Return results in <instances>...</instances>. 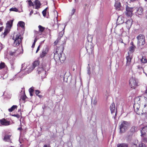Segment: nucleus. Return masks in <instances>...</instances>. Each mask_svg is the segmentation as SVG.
<instances>
[{"instance_id":"obj_29","label":"nucleus","mask_w":147,"mask_h":147,"mask_svg":"<svg viewBox=\"0 0 147 147\" xmlns=\"http://www.w3.org/2000/svg\"><path fill=\"white\" fill-rule=\"evenodd\" d=\"M18 24L22 28H24L25 25L24 22L22 21H20L19 22Z\"/></svg>"},{"instance_id":"obj_62","label":"nucleus","mask_w":147,"mask_h":147,"mask_svg":"<svg viewBox=\"0 0 147 147\" xmlns=\"http://www.w3.org/2000/svg\"><path fill=\"white\" fill-rule=\"evenodd\" d=\"M131 1H135L136 0H130Z\"/></svg>"},{"instance_id":"obj_23","label":"nucleus","mask_w":147,"mask_h":147,"mask_svg":"<svg viewBox=\"0 0 147 147\" xmlns=\"http://www.w3.org/2000/svg\"><path fill=\"white\" fill-rule=\"evenodd\" d=\"M117 147H128V144L125 143L119 144L117 145Z\"/></svg>"},{"instance_id":"obj_11","label":"nucleus","mask_w":147,"mask_h":147,"mask_svg":"<svg viewBox=\"0 0 147 147\" xmlns=\"http://www.w3.org/2000/svg\"><path fill=\"white\" fill-rule=\"evenodd\" d=\"M0 123L3 126H8L10 124V122L5 118L0 119Z\"/></svg>"},{"instance_id":"obj_9","label":"nucleus","mask_w":147,"mask_h":147,"mask_svg":"<svg viewBox=\"0 0 147 147\" xmlns=\"http://www.w3.org/2000/svg\"><path fill=\"white\" fill-rule=\"evenodd\" d=\"M129 84L131 88H134L137 86V83L135 79L131 78L130 79L129 81Z\"/></svg>"},{"instance_id":"obj_56","label":"nucleus","mask_w":147,"mask_h":147,"mask_svg":"<svg viewBox=\"0 0 147 147\" xmlns=\"http://www.w3.org/2000/svg\"><path fill=\"white\" fill-rule=\"evenodd\" d=\"M18 112H20V115H21V116H22V113H21V109H19L18 110Z\"/></svg>"},{"instance_id":"obj_46","label":"nucleus","mask_w":147,"mask_h":147,"mask_svg":"<svg viewBox=\"0 0 147 147\" xmlns=\"http://www.w3.org/2000/svg\"><path fill=\"white\" fill-rule=\"evenodd\" d=\"M87 73L89 75H90L91 74L90 68V67L87 70Z\"/></svg>"},{"instance_id":"obj_34","label":"nucleus","mask_w":147,"mask_h":147,"mask_svg":"<svg viewBox=\"0 0 147 147\" xmlns=\"http://www.w3.org/2000/svg\"><path fill=\"white\" fill-rule=\"evenodd\" d=\"M10 11H14L16 12H18V9L16 7H12L9 9Z\"/></svg>"},{"instance_id":"obj_5","label":"nucleus","mask_w":147,"mask_h":147,"mask_svg":"<svg viewBox=\"0 0 147 147\" xmlns=\"http://www.w3.org/2000/svg\"><path fill=\"white\" fill-rule=\"evenodd\" d=\"M137 38L138 40L137 45L139 46L144 45L145 43V37L144 35L140 34L137 36Z\"/></svg>"},{"instance_id":"obj_30","label":"nucleus","mask_w":147,"mask_h":147,"mask_svg":"<svg viewBox=\"0 0 147 147\" xmlns=\"http://www.w3.org/2000/svg\"><path fill=\"white\" fill-rule=\"evenodd\" d=\"M141 62L143 63H145L147 62V60L146 57H142V59L141 60Z\"/></svg>"},{"instance_id":"obj_32","label":"nucleus","mask_w":147,"mask_h":147,"mask_svg":"<svg viewBox=\"0 0 147 147\" xmlns=\"http://www.w3.org/2000/svg\"><path fill=\"white\" fill-rule=\"evenodd\" d=\"M28 4L29 6L31 7L33 6V7L34 6V4L32 2V1L31 0H28Z\"/></svg>"},{"instance_id":"obj_36","label":"nucleus","mask_w":147,"mask_h":147,"mask_svg":"<svg viewBox=\"0 0 147 147\" xmlns=\"http://www.w3.org/2000/svg\"><path fill=\"white\" fill-rule=\"evenodd\" d=\"M136 47L131 46L129 48V51L131 52H133L134 51V48Z\"/></svg>"},{"instance_id":"obj_53","label":"nucleus","mask_w":147,"mask_h":147,"mask_svg":"<svg viewBox=\"0 0 147 147\" xmlns=\"http://www.w3.org/2000/svg\"><path fill=\"white\" fill-rule=\"evenodd\" d=\"M33 13V11L32 10L30 13V15L31 16Z\"/></svg>"},{"instance_id":"obj_15","label":"nucleus","mask_w":147,"mask_h":147,"mask_svg":"<svg viewBox=\"0 0 147 147\" xmlns=\"http://www.w3.org/2000/svg\"><path fill=\"white\" fill-rule=\"evenodd\" d=\"M126 59L127 61L126 65V66H129L130 64L132 57L128 54V56L126 57Z\"/></svg>"},{"instance_id":"obj_37","label":"nucleus","mask_w":147,"mask_h":147,"mask_svg":"<svg viewBox=\"0 0 147 147\" xmlns=\"http://www.w3.org/2000/svg\"><path fill=\"white\" fill-rule=\"evenodd\" d=\"M20 127H19L18 128V130H19L20 132H21L23 130V129L22 128V126L23 125H22L21 123H20Z\"/></svg>"},{"instance_id":"obj_45","label":"nucleus","mask_w":147,"mask_h":147,"mask_svg":"<svg viewBox=\"0 0 147 147\" xmlns=\"http://www.w3.org/2000/svg\"><path fill=\"white\" fill-rule=\"evenodd\" d=\"M64 31H63V32L62 31L60 32L59 33V36L61 37L62 36H63V34L64 33Z\"/></svg>"},{"instance_id":"obj_3","label":"nucleus","mask_w":147,"mask_h":147,"mask_svg":"<svg viewBox=\"0 0 147 147\" xmlns=\"http://www.w3.org/2000/svg\"><path fill=\"white\" fill-rule=\"evenodd\" d=\"M129 123L126 121H122L119 125L120 132L122 133L125 132L128 129Z\"/></svg>"},{"instance_id":"obj_1","label":"nucleus","mask_w":147,"mask_h":147,"mask_svg":"<svg viewBox=\"0 0 147 147\" xmlns=\"http://www.w3.org/2000/svg\"><path fill=\"white\" fill-rule=\"evenodd\" d=\"M63 49L62 47H57L54 53V58L56 61H60L61 63H63L66 59L65 56L63 53Z\"/></svg>"},{"instance_id":"obj_49","label":"nucleus","mask_w":147,"mask_h":147,"mask_svg":"<svg viewBox=\"0 0 147 147\" xmlns=\"http://www.w3.org/2000/svg\"><path fill=\"white\" fill-rule=\"evenodd\" d=\"M35 42H33V44L32 45V48H34V47H35Z\"/></svg>"},{"instance_id":"obj_52","label":"nucleus","mask_w":147,"mask_h":147,"mask_svg":"<svg viewBox=\"0 0 147 147\" xmlns=\"http://www.w3.org/2000/svg\"><path fill=\"white\" fill-rule=\"evenodd\" d=\"M131 46H133V47H135V46L134 45V44L133 42H131Z\"/></svg>"},{"instance_id":"obj_38","label":"nucleus","mask_w":147,"mask_h":147,"mask_svg":"<svg viewBox=\"0 0 147 147\" xmlns=\"http://www.w3.org/2000/svg\"><path fill=\"white\" fill-rule=\"evenodd\" d=\"M11 115L12 116L16 117L18 119L20 117V116H21V115H20L18 114H16L12 115Z\"/></svg>"},{"instance_id":"obj_60","label":"nucleus","mask_w":147,"mask_h":147,"mask_svg":"<svg viewBox=\"0 0 147 147\" xmlns=\"http://www.w3.org/2000/svg\"><path fill=\"white\" fill-rule=\"evenodd\" d=\"M84 5H85V6H87V4H84Z\"/></svg>"},{"instance_id":"obj_54","label":"nucleus","mask_w":147,"mask_h":147,"mask_svg":"<svg viewBox=\"0 0 147 147\" xmlns=\"http://www.w3.org/2000/svg\"><path fill=\"white\" fill-rule=\"evenodd\" d=\"M44 147H50V146L49 145L45 144L44 145Z\"/></svg>"},{"instance_id":"obj_2","label":"nucleus","mask_w":147,"mask_h":147,"mask_svg":"<svg viewBox=\"0 0 147 147\" xmlns=\"http://www.w3.org/2000/svg\"><path fill=\"white\" fill-rule=\"evenodd\" d=\"M23 38L22 37L20 33L16 34H14L12 39L14 40L13 45L14 47L19 46L22 42V40Z\"/></svg>"},{"instance_id":"obj_8","label":"nucleus","mask_w":147,"mask_h":147,"mask_svg":"<svg viewBox=\"0 0 147 147\" xmlns=\"http://www.w3.org/2000/svg\"><path fill=\"white\" fill-rule=\"evenodd\" d=\"M49 50V49L47 47L44 48L40 54V57L41 58H43L45 57L47 54Z\"/></svg>"},{"instance_id":"obj_28","label":"nucleus","mask_w":147,"mask_h":147,"mask_svg":"<svg viewBox=\"0 0 147 147\" xmlns=\"http://www.w3.org/2000/svg\"><path fill=\"white\" fill-rule=\"evenodd\" d=\"M38 27L39 29V31L41 33L44 31L45 29V27H43L40 25L38 26Z\"/></svg>"},{"instance_id":"obj_33","label":"nucleus","mask_w":147,"mask_h":147,"mask_svg":"<svg viewBox=\"0 0 147 147\" xmlns=\"http://www.w3.org/2000/svg\"><path fill=\"white\" fill-rule=\"evenodd\" d=\"M48 8V7L46 8L44 10H43L42 12V14L43 15V16L44 17H45L46 16V13H47V9Z\"/></svg>"},{"instance_id":"obj_25","label":"nucleus","mask_w":147,"mask_h":147,"mask_svg":"<svg viewBox=\"0 0 147 147\" xmlns=\"http://www.w3.org/2000/svg\"><path fill=\"white\" fill-rule=\"evenodd\" d=\"M10 29L6 28L4 32L3 33V34L4 35V37L7 35L8 33H9L10 31Z\"/></svg>"},{"instance_id":"obj_27","label":"nucleus","mask_w":147,"mask_h":147,"mask_svg":"<svg viewBox=\"0 0 147 147\" xmlns=\"http://www.w3.org/2000/svg\"><path fill=\"white\" fill-rule=\"evenodd\" d=\"M34 91V88L32 87L29 89V91L30 93V95L31 96H32L33 95V93Z\"/></svg>"},{"instance_id":"obj_44","label":"nucleus","mask_w":147,"mask_h":147,"mask_svg":"<svg viewBox=\"0 0 147 147\" xmlns=\"http://www.w3.org/2000/svg\"><path fill=\"white\" fill-rule=\"evenodd\" d=\"M26 98L27 97L25 95L23 96L22 97V99L23 100H25Z\"/></svg>"},{"instance_id":"obj_35","label":"nucleus","mask_w":147,"mask_h":147,"mask_svg":"<svg viewBox=\"0 0 147 147\" xmlns=\"http://www.w3.org/2000/svg\"><path fill=\"white\" fill-rule=\"evenodd\" d=\"M16 50H14L13 51H11L9 52V54L10 55L12 56L16 52Z\"/></svg>"},{"instance_id":"obj_12","label":"nucleus","mask_w":147,"mask_h":147,"mask_svg":"<svg viewBox=\"0 0 147 147\" xmlns=\"http://www.w3.org/2000/svg\"><path fill=\"white\" fill-rule=\"evenodd\" d=\"M132 24V20L131 19L128 20L125 22V26L126 28L129 30L131 28Z\"/></svg>"},{"instance_id":"obj_59","label":"nucleus","mask_w":147,"mask_h":147,"mask_svg":"<svg viewBox=\"0 0 147 147\" xmlns=\"http://www.w3.org/2000/svg\"><path fill=\"white\" fill-rule=\"evenodd\" d=\"M145 93H147V89L146 90Z\"/></svg>"},{"instance_id":"obj_7","label":"nucleus","mask_w":147,"mask_h":147,"mask_svg":"<svg viewBox=\"0 0 147 147\" xmlns=\"http://www.w3.org/2000/svg\"><path fill=\"white\" fill-rule=\"evenodd\" d=\"M134 10L133 7H130L127 6L126 7L125 14L127 16L131 17L132 16Z\"/></svg>"},{"instance_id":"obj_10","label":"nucleus","mask_w":147,"mask_h":147,"mask_svg":"<svg viewBox=\"0 0 147 147\" xmlns=\"http://www.w3.org/2000/svg\"><path fill=\"white\" fill-rule=\"evenodd\" d=\"M141 96H139L135 98L134 100V109H136V105H139L140 104V100Z\"/></svg>"},{"instance_id":"obj_57","label":"nucleus","mask_w":147,"mask_h":147,"mask_svg":"<svg viewBox=\"0 0 147 147\" xmlns=\"http://www.w3.org/2000/svg\"><path fill=\"white\" fill-rule=\"evenodd\" d=\"M35 34H36L37 35V34H38V33H39V32L37 31H35Z\"/></svg>"},{"instance_id":"obj_6","label":"nucleus","mask_w":147,"mask_h":147,"mask_svg":"<svg viewBox=\"0 0 147 147\" xmlns=\"http://www.w3.org/2000/svg\"><path fill=\"white\" fill-rule=\"evenodd\" d=\"M45 69V65L44 66L43 65L41 67H39L38 68L37 71L38 74L41 76L42 78H44L46 76V71L44 70Z\"/></svg>"},{"instance_id":"obj_42","label":"nucleus","mask_w":147,"mask_h":147,"mask_svg":"<svg viewBox=\"0 0 147 147\" xmlns=\"http://www.w3.org/2000/svg\"><path fill=\"white\" fill-rule=\"evenodd\" d=\"M139 147H146L145 144L143 143H142L141 144H140V146Z\"/></svg>"},{"instance_id":"obj_14","label":"nucleus","mask_w":147,"mask_h":147,"mask_svg":"<svg viewBox=\"0 0 147 147\" xmlns=\"http://www.w3.org/2000/svg\"><path fill=\"white\" fill-rule=\"evenodd\" d=\"M144 13L143 8L141 7H139L137 9L136 14L140 16H141Z\"/></svg>"},{"instance_id":"obj_26","label":"nucleus","mask_w":147,"mask_h":147,"mask_svg":"<svg viewBox=\"0 0 147 147\" xmlns=\"http://www.w3.org/2000/svg\"><path fill=\"white\" fill-rule=\"evenodd\" d=\"M40 92L38 90H35V93L36 96H38L40 98H41L42 97V96L39 94Z\"/></svg>"},{"instance_id":"obj_64","label":"nucleus","mask_w":147,"mask_h":147,"mask_svg":"<svg viewBox=\"0 0 147 147\" xmlns=\"http://www.w3.org/2000/svg\"><path fill=\"white\" fill-rule=\"evenodd\" d=\"M24 65V64H22V68H23V65Z\"/></svg>"},{"instance_id":"obj_47","label":"nucleus","mask_w":147,"mask_h":147,"mask_svg":"<svg viewBox=\"0 0 147 147\" xmlns=\"http://www.w3.org/2000/svg\"><path fill=\"white\" fill-rule=\"evenodd\" d=\"M3 48V45L2 44L0 43V51Z\"/></svg>"},{"instance_id":"obj_61","label":"nucleus","mask_w":147,"mask_h":147,"mask_svg":"<svg viewBox=\"0 0 147 147\" xmlns=\"http://www.w3.org/2000/svg\"><path fill=\"white\" fill-rule=\"evenodd\" d=\"M0 24L2 25V23L0 21Z\"/></svg>"},{"instance_id":"obj_13","label":"nucleus","mask_w":147,"mask_h":147,"mask_svg":"<svg viewBox=\"0 0 147 147\" xmlns=\"http://www.w3.org/2000/svg\"><path fill=\"white\" fill-rule=\"evenodd\" d=\"M34 5L35 6V8L38 9L40 8L41 4L40 2L38 0H35L34 2Z\"/></svg>"},{"instance_id":"obj_43","label":"nucleus","mask_w":147,"mask_h":147,"mask_svg":"<svg viewBox=\"0 0 147 147\" xmlns=\"http://www.w3.org/2000/svg\"><path fill=\"white\" fill-rule=\"evenodd\" d=\"M32 65H30V67L29 68V69H28V72H30L31 71H32L33 69H32Z\"/></svg>"},{"instance_id":"obj_24","label":"nucleus","mask_w":147,"mask_h":147,"mask_svg":"<svg viewBox=\"0 0 147 147\" xmlns=\"http://www.w3.org/2000/svg\"><path fill=\"white\" fill-rule=\"evenodd\" d=\"M147 129V127H143L142 129L141 130V132L142 134V135L143 136L145 135L146 134L145 131H146V129Z\"/></svg>"},{"instance_id":"obj_40","label":"nucleus","mask_w":147,"mask_h":147,"mask_svg":"<svg viewBox=\"0 0 147 147\" xmlns=\"http://www.w3.org/2000/svg\"><path fill=\"white\" fill-rule=\"evenodd\" d=\"M87 39L88 42H91L92 41V37L90 36H88L87 37Z\"/></svg>"},{"instance_id":"obj_18","label":"nucleus","mask_w":147,"mask_h":147,"mask_svg":"<svg viewBox=\"0 0 147 147\" xmlns=\"http://www.w3.org/2000/svg\"><path fill=\"white\" fill-rule=\"evenodd\" d=\"M115 7L116 9L118 10H120V8L121 7V3L119 1H117L115 3Z\"/></svg>"},{"instance_id":"obj_31","label":"nucleus","mask_w":147,"mask_h":147,"mask_svg":"<svg viewBox=\"0 0 147 147\" xmlns=\"http://www.w3.org/2000/svg\"><path fill=\"white\" fill-rule=\"evenodd\" d=\"M5 66L6 65L4 63L1 62L0 63V69L4 68L5 67Z\"/></svg>"},{"instance_id":"obj_19","label":"nucleus","mask_w":147,"mask_h":147,"mask_svg":"<svg viewBox=\"0 0 147 147\" xmlns=\"http://www.w3.org/2000/svg\"><path fill=\"white\" fill-rule=\"evenodd\" d=\"M117 22L119 24H122L124 22V18L121 16H119L118 18Z\"/></svg>"},{"instance_id":"obj_21","label":"nucleus","mask_w":147,"mask_h":147,"mask_svg":"<svg viewBox=\"0 0 147 147\" xmlns=\"http://www.w3.org/2000/svg\"><path fill=\"white\" fill-rule=\"evenodd\" d=\"M11 136V135H5L3 138V140L5 142L8 141L10 140V137Z\"/></svg>"},{"instance_id":"obj_58","label":"nucleus","mask_w":147,"mask_h":147,"mask_svg":"<svg viewBox=\"0 0 147 147\" xmlns=\"http://www.w3.org/2000/svg\"><path fill=\"white\" fill-rule=\"evenodd\" d=\"M138 109H139V112H141V111H142V110H140V109H139V108L138 109Z\"/></svg>"},{"instance_id":"obj_51","label":"nucleus","mask_w":147,"mask_h":147,"mask_svg":"<svg viewBox=\"0 0 147 147\" xmlns=\"http://www.w3.org/2000/svg\"><path fill=\"white\" fill-rule=\"evenodd\" d=\"M3 28V26L1 27H0V32L2 31Z\"/></svg>"},{"instance_id":"obj_22","label":"nucleus","mask_w":147,"mask_h":147,"mask_svg":"<svg viewBox=\"0 0 147 147\" xmlns=\"http://www.w3.org/2000/svg\"><path fill=\"white\" fill-rule=\"evenodd\" d=\"M18 108V106L16 105H13L9 109L8 111L9 112H11L14 111L15 109H17Z\"/></svg>"},{"instance_id":"obj_41","label":"nucleus","mask_w":147,"mask_h":147,"mask_svg":"<svg viewBox=\"0 0 147 147\" xmlns=\"http://www.w3.org/2000/svg\"><path fill=\"white\" fill-rule=\"evenodd\" d=\"M59 40L58 39L56 40L54 43V45H57L59 43Z\"/></svg>"},{"instance_id":"obj_16","label":"nucleus","mask_w":147,"mask_h":147,"mask_svg":"<svg viewBox=\"0 0 147 147\" xmlns=\"http://www.w3.org/2000/svg\"><path fill=\"white\" fill-rule=\"evenodd\" d=\"M40 61L38 60H36L34 61L32 63V70L34 69L37 66H38L40 63Z\"/></svg>"},{"instance_id":"obj_17","label":"nucleus","mask_w":147,"mask_h":147,"mask_svg":"<svg viewBox=\"0 0 147 147\" xmlns=\"http://www.w3.org/2000/svg\"><path fill=\"white\" fill-rule=\"evenodd\" d=\"M13 20H10L6 23V28L10 29L12 26Z\"/></svg>"},{"instance_id":"obj_55","label":"nucleus","mask_w":147,"mask_h":147,"mask_svg":"<svg viewBox=\"0 0 147 147\" xmlns=\"http://www.w3.org/2000/svg\"><path fill=\"white\" fill-rule=\"evenodd\" d=\"M119 42H121V43H123V40L121 38H120V40H119Z\"/></svg>"},{"instance_id":"obj_50","label":"nucleus","mask_w":147,"mask_h":147,"mask_svg":"<svg viewBox=\"0 0 147 147\" xmlns=\"http://www.w3.org/2000/svg\"><path fill=\"white\" fill-rule=\"evenodd\" d=\"M37 40H38V39L37 38V37H36L35 38V39H34V42L36 43V41H37Z\"/></svg>"},{"instance_id":"obj_48","label":"nucleus","mask_w":147,"mask_h":147,"mask_svg":"<svg viewBox=\"0 0 147 147\" xmlns=\"http://www.w3.org/2000/svg\"><path fill=\"white\" fill-rule=\"evenodd\" d=\"M40 45H39L38 47L37 50L36 51V53H37L38 51H39L40 50Z\"/></svg>"},{"instance_id":"obj_4","label":"nucleus","mask_w":147,"mask_h":147,"mask_svg":"<svg viewBox=\"0 0 147 147\" xmlns=\"http://www.w3.org/2000/svg\"><path fill=\"white\" fill-rule=\"evenodd\" d=\"M146 98H144V99H145L144 103L142 104V105L144 106L142 111L140 112L139 109H138V107H136V109H135V111L137 114L139 115H142L144 113H147V100H146Z\"/></svg>"},{"instance_id":"obj_20","label":"nucleus","mask_w":147,"mask_h":147,"mask_svg":"<svg viewBox=\"0 0 147 147\" xmlns=\"http://www.w3.org/2000/svg\"><path fill=\"white\" fill-rule=\"evenodd\" d=\"M110 109L112 113H114L115 110V105L113 102L111 105Z\"/></svg>"},{"instance_id":"obj_63","label":"nucleus","mask_w":147,"mask_h":147,"mask_svg":"<svg viewBox=\"0 0 147 147\" xmlns=\"http://www.w3.org/2000/svg\"><path fill=\"white\" fill-rule=\"evenodd\" d=\"M45 41V40H44L43 41L41 42V43H43L44 41Z\"/></svg>"},{"instance_id":"obj_39","label":"nucleus","mask_w":147,"mask_h":147,"mask_svg":"<svg viewBox=\"0 0 147 147\" xmlns=\"http://www.w3.org/2000/svg\"><path fill=\"white\" fill-rule=\"evenodd\" d=\"M76 11V9L74 8H73L71 10V13H70V15L71 16L73 15L74 14L75 12Z\"/></svg>"}]
</instances>
